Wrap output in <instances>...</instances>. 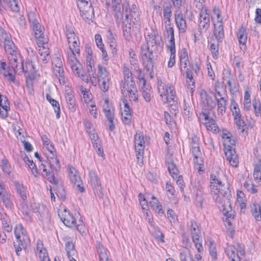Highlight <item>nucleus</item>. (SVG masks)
<instances>
[{"label": "nucleus", "mask_w": 261, "mask_h": 261, "mask_svg": "<svg viewBox=\"0 0 261 261\" xmlns=\"http://www.w3.org/2000/svg\"><path fill=\"white\" fill-rule=\"evenodd\" d=\"M97 79L98 83H100L101 80L110 79L109 73L106 68L100 65L98 66Z\"/></svg>", "instance_id": "obj_33"}, {"label": "nucleus", "mask_w": 261, "mask_h": 261, "mask_svg": "<svg viewBox=\"0 0 261 261\" xmlns=\"http://www.w3.org/2000/svg\"><path fill=\"white\" fill-rule=\"evenodd\" d=\"M4 102L0 106V116L2 118H6L8 116V111L10 109L9 103L6 97H4Z\"/></svg>", "instance_id": "obj_34"}, {"label": "nucleus", "mask_w": 261, "mask_h": 261, "mask_svg": "<svg viewBox=\"0 0 261 261\" xmlns=\"http://www.w3.org/2000/svg\"><path fill=\"white\" fill-rule=\"evenodd\" d=\"M238 39L240 44L244 45L247 42V36L246 33V29L243 27H241L239 28L237 33Z\"/></svg>", "instance_id": "obj_30"}, {"label": "nucleus", "mask_w": 261, "mask_h": 261, "mask_svg": "<svg viewBox=\"0 0 261 261\" xmlns=\"http://www.w3.org/2000/svg\"><path fill=\"white\" fill-rule=\"evenodd\" d=\"M128 7H129V6ZM127 12L128 14H130L128 20H129L130 21L131 20H133V19L136 21H138L139 20V12L135 5H133L131 8H128ZM133 22L134 23H135L134 21H133Z\"/></svg>", "instance_id": "obj_26"}, {"label": "nucleus", "mask_w": 261, "mask_h": 261, "mask_svg": "<svg viewBox=\"0 0 261 261\" xmlns=\"http://www.w3.org/2000/svg\"><path fill=\"white\" fill-rule=\"evenodd\" d=\"M2 167L3 171L8 175H9L12 171V168L9 164L8 160L5 159H4L2 161Z\"/></svg>", "instance_id": "obj_44"}, {"label": "nucleus", "mask_w": 261, "mask_h": 261, "mask_svg": "<svg viewBox=\"0 0 261 261\" xmlns=\"http://www.w3.org/2000/svg\"><path fill=\"white\" fill-rule=\"evenodd\" d=\"M171 8V6L170 5H168L164 8V17L168 22L170 21V17L172 14Z\"/></svg>", "instance_id": "obj_52"}, {"label": "nucleus", "mask_w": 261, "mask_h": 261, "mask_svg": "<svg viewBox=\"0 0 261 261\" xmlns=\"http://www.w3.org/2000/svg\"><path fill=\"white\" fill-rule=\"evenodd\" d=\"M142 60L145 65V68L147 72L149 74L151 79L153 77L152 73L153 68L155 61L156 60V56L153 52L148 51V53H142Z\"/></svg>", "instance_id": "obj_6"}, {"label": "nucleus", "mask_w": 261, "mask_h": 261, "mask_svg": "<svg viewBox=\"0 0 261 261\" xmlns=\"http://www.w3.org/2000/svg\"><path fill=\"white\" fill-rule=\"evenodd\" d=\"M89 176L95 195L97 194L98 197L102 198L103 193L101 191V184L96 174L93 171H90Z\"/></svg>", "instance_id": "obj_11"}, {"label": "nucleus", "mask_w": 261, "mask_h": 261, "mask_svg": "<svg viewBox=\"0 0 261 261\" xmlns=\"http://www.w3.org/2000/svg\"><path fill=\"white\" fill-rule=\"evenodd\" d=\"M68 174L71 181L76 186L78 190L83 192L85 189L83 187H81V185L82 184V181L80 176L79 175L77 170L72 166H69L68 167Z\"/></svg>", "instance_id": "obj_9"}, {"label": "nucleus", "mask_w": 261, "mask_h": 261, "mask_svg": "<svg viewBox=\"0 0 261 261\" xmlns=\"http://www.w3.org/2000/svg\"><path fill=\"white\" fill-rule=\"evenodd\" d=\"M214 35L218 42H221L224 37V31L222 22L221 20H218L216 23H214Z\"/></svg>", "instance_id": "obj_20"}, {"label": "nucleus", "mask_w": 261, "mask_h": 261, "mask_svg": "<svg viewBox=\"0 0 261 261\" xmlns=\"http://www.w3.org/2000/svg\"><path fill=\"white\" fill-rule=\"evenodd\" d=\"M186 77L187 79L186 82L188 84V88L192 89L195 87V82L193 78L192 72L188 68L186 69Z\"/></svg>", "instance_id": "obj_40"}, {"label": "nucleus", "mask_w": 261, "mask_h": 261, "mask_svg": "<svg viewBox=\"0 0 261 261\" xmlns=\"http://www.w3.org/2000/svg\"><path fill=\"white\" fill-rule=\"evenodd\" d=\"M199 27L200 30L206 31L210 26L209 14L207 13L206 8L202 9L200 13Z\"/></svg>", "instance_id": "obj_15"}, {"label": "nucleus", "mask_w": 261, "mask_h": 261, "mask_svg": "<svg viewBox=\"0 0 261 261\" xmlns=\"http://www.w3.org/2000/svg\"><path fill=\"white\" fill-rule=\"evenodd\" d=\"M4 46L6 52L10 55L15 53V45L13 41L11 40L10 35L9 36V38H7L4 41Z\"/></svg>", "instance_id": "obj_35"}, {"label": "nucleus", "mask_w": 261, "mask_h": 261, "mask_svg": "<svg viewBox=\"0 0 261 261\" xmlns=\"http://www.w3.org/2000/svg\"><path fill=\"white\" fill-rule=\"evenodd\" d=\"M103 111L105 113V115L109 121V130L113 131L115 127L113 122L114 119V112L110 110L109 106L108 105L106 108H103Z\"/></svg>", "instance_id": "obj_24"}, {"label": "nucleus", "mask_w": 261, "mask_h": 261, "mask_svg": "<svg viewBox=\"0 0 261 261\" xmlns=\"http://www.w3.org/2000/svg\"><path fill=\"white\" fill-rule=\"evenodd\" d=\"M80 11L81 16L87 23L91 24V22H93L94 14V9L92 6V4L88 5L85 8L81 5Z\"/></svg>", "instance_id": "obj_12"}, {"label": "nucleus", "mask_w": 261, "mask_h": 261, "mask_svg": "<svg viewBox=\"0 0 261 261\" xmlns=\"http://www.w3.org/2000/svg\"><path fill=\"white\" fill-rule=\"evenodd\" d=\"M56 183L54 184L56 186V188H54L56 194L59 198L64 200L66 199L65 189L62 184H59L56 180Z\"/></svg>", "instance_id": "obj_28"}, {"label": "nucleus", "mask_w": 261, "mask_h": 261, "mask_svg": "<svg viewBox=\"0 0 261 261\" xmlns=\"http://www.w3.org/2000/svg\"><path fill=\"white\" fill-rule=\"evenodd\" d=\"M36 254L38 255L40 261H50L47 250L44 248L43 243L40 240L37 242Z\"/></svg>", "instance_id": "obj_16"}, {"label": "nucleus", "mask_w": 261, "mask_h": 261, "mask_svg": "<svg viewBox=\"0 0 261 261\" xmlns=\"http://www.w3.org/2000/svg\"><path fill=\"white\" fill-rule=\"evenodd\" d=\"M107 38L110 43V46L112 49H115L116 47V41L114 35L110 31H108Z\"/></svg>", "instance_id": "obj_53"}, {"label": "nucleus", "mask_w": 261, "mask_h": 261, "mask_svg": "<svg viewBox=\"0 0 261 261\" xmlns=\"http://www.w3.org/2000/svg\"><path fill=\"white\" fill-rule=\"evenodd\" d=\"M32 25L33 30L34 32V36L36 40V43L38 47H40V45L43 44L46 41V39L44 35V27L39 22Z\"/></svg>", "instance_id": "obj_8"}, {"label": "nucleus", "mask_w": 261, "mask_h": 261, "mask_svg": "<svg viewBox=\"0 0 261 261\" xmlns=\"http://www.w3.org/2000/svg\"><path fill=\"white\" fill-rule=\"evenodd\" d=\"M200 115L204 117L205 121L204 124L207 130L214 133H217L219 132V127L217 124L215 123V120L213 118H210L207 113L202 112Z\"/></svg>", "instance_id": "obj_14"}, {"label": "nucleus", "mask_w": 261, "mask_h": 261, "mask_svg": "<svg viewBox=\"0 0 261 261\" xmlns=\"http://www.w3.org/2000/svg\"><path fill=\"white\" fill-rule=\"evenodd\" d=\"M0 198L6 207H10L11 206L12 203L10 200V195L9 194L4 193Z\"/></svg>", "instance_id": "obj_47"}, {"label": "nucleus", "mask_w": 261, "mask_h": 261, "mask_svg": "<svg viewBox=\"0 0 261 261\" xmlns=\"http://www.w3.org/2000/svg\"><path fill=\"white\" fill-rule=\"evenodd\" d=\"M121 3L112 2V8L115 12L114 16L116 22L118 27L120 25L123 17V13L121 12Z\"/></svg>", "instance_id": "obj_18"}, {"label": "nucleus", "mask_w": 261, "mask_h": 261, "mask_svg": "<svg viewBox=\"0 0 261 261\" xmlns=\"http://www.w3.org/2000/svg\"><path fill=\"white\" fill-rule=\"evenodd\" d=\"M236 141L232 137H226V139L223 141L224 152L227 160L233 167H237L239 163L238 155L233 147L235 146Z\"/></svg>", "instance_id": "obj_4"}, {"label": "nucleus", "mask_w": 261, "mask_h": 261, "mask_svg": "<svg viewBox=\"0 0 261 261\" xmlns=\"http://www.w3.org/2000/svg\"><path fill=\"white\" fill-rule=\"evenodd\" d=\"M168 49L170 51L171 54H175V45L174 38L170 39L169 44L167 45Z\"/></svg>", "instance_id": "obj_61"}, {"label": "nucleus", "mask_w": 261, "mask_h": 261, "mask_svg": "<svg viewBox=\"0 0 261 261\" xmlns=\"http://www.w3.org/2000/svg\"><path fill=\"white\" fill-rule=\"evenodd\" d=\"M211 191L215 201L221 204L222 210L224 215L228 218H233L234 212L232 211L229 199L231 197L229 184H222L215 175H212L210 181Z\"/></svg>", "instance_id": "obj_1"}, {"label": "nucleus", "mask_w": 261, "mask_h": 261, "mask_svg": "<svg viewBox=\"0 0 261 261\" xmlns=\"http://www.w3.org/2000/svg\"><path fill=\"white\" fill-rule=\"evenodd\" d=\"M175 20L178 28L183 31H185L187 28L186 22L185 19L183 18L182 14L177 11L175 13Z\"/></svg>", "instance_id": "obj_29"}, {"label": "nucleus", "mask_w": 261, "mask_h": 261, "mask_svg": "<svg viewBox=\"0 0 261 261\" xmlns=\"http://www.w3.org/2000/svg\"><path fill=\"white\" fill-rule=\"evenodd\" d=\"M195 166H197V168L199 171H203L204 170L203 161L202 156L195 157L194 158Z\"/></svg>", "instance_id": "obj_43"}, {"label": "nucleus", "mask_w": 261, "mask_h": 261, "mask_svg": "<svg viewBox=\"0 0 261 261\" xmlns=\"http://www.w3.org/2000/svg\"><path fill=\"white\" fill-rule=\"evenodd\" d=\"M252 215L255 218V219L257 221H259V219H261V208L259 206H257L254 205V208L252 210Z\"/></svg>", "instance_id": "obj_55"}, {"label": "nucleus", "mask_w": 261, "mask_h": 261, "mask_svg": "<svg viewBox=\"0 0 261 261\" xmlns=\"http://www.w3.org/2000/svg\"><path fill=\"white\" fill-rule=\"evenodd\" d=\"M65 248L68 258H70L74 254V245L73 243L71 242L66 243Z\"/></svg>", "instance_id": "obj_49"}, {"label": "nucleus", "mask_w": 261, "mask_h": 261, "mask_svg": "<svg viewBox=\"0 0 261 261\" xmlns=\"http://www.w3.org/2000/svg\"><path fill=\"white\" fill-rule=\"evenodd\" d=\"M47 165H48L41 163L39 166L40 169L42 170V175L46 177L50 183L56 184V181L55 178V173H54L53 171H50V169H47Z\"/></svg>", "instance_id": "obj_19"}, {"label": "nucleus", "mask_w": 261, "mask_h": 261, "mask_svg": "<svg viewBox=\"0 0 261 261\" xmlns=\"http://www.w3.org/2000/svg\"><path fill=\"white\" fill-rule=\"evenodd\" d=\"M218 108L220 110L221 113L225 112L226 111V100L224 97H221L220 99L216 98Z\"/></svg>", "instance_id": "obj_51"}, {"label": "nucleus", "mask_w": 261, "mask_h": 261, "mask_svg": "<svg viewBox=\"0 0 261 261\" xmlns=\"http://www.w3.org/2000/svg\"><path fill=\"white\" fill-rule=\"evenodd\" d=\"M210 49L213 57H217L218 55V45L212 43L210 45Z\"/></svg>", "instance_id": "obj_64"}, {"label": "nucleus", "mask_w": 261, "mask_h": 261, "mask_svg": "<svg viewBox=\"0 0 261 261\" xmlns=\"http://www.w3.org/2000/svg\"><path fill=\"white\" fill-rule=\"evenodd\" d=\"M121 89V93L124 97L126 96L127 93L129 95H134V92H137L135 83L133 77H130L129 80V76H127V80H126L125 82H122Z\"/></svg>", "instance_id": "obj_7"}, {"label": "nucleus", "mask_w": 261, "mask_h": 261, "mask_svg": "<svg viewBox=\"0 0 261 261\" xmlns=\"http://www.w3.org/2000/svg\"><path fill=\"white\" fill-rule=\"evenodd\" d=\"M46 163L49 167L50 171H53L54 173H55V172H58L60 169L59 161L57 157L52 158L51 160H49Z\"/></svg>", "instance_id": "obj_37"}, {"label": "nucleus", "mask_w": 261, "mask_h": 261, "mask_svg": "<svg viewBox=\"0 0 261 261\" xmlns=\"http://www.w3.org/2000/svg\"><path fill=\"white\" fill-rule=\"evenodd\" d=\"M161 38L159 36L157 31L152 29L150 32L147 33L146 37V42L147 44V51H150L149 50V47H154L156 44L160 43V40L158 38Z\"/></svg>", "instance_id": "obj_13"}, {"label": "nucleus", "mask_w": 261, "mask_h": 261, "mask_svg": "<svg viewBox=\"0 0 261 261\" xmlns=\"http://www.w3.org/2000/svg\"><path fill=\"white\" fill-rule=\"evenodd\" d=\"M109 80L110 79H107L101 81L100 83H99L100 88L103 92H106L109 88Z\"/></svg>", "instance_id": "obj_56"}, {"label": "nucleus", "mask_w": 261, "mask_h": 261, "mask_svg": "<svg viewBox=\"0 0 261 261\" xmlns=\"http://www.w3.org/2000/svg\"><path fill=\"white\" fill-rule=\"evenodd\" d=\"M14 183L17 193L20 196L23 200H25L27 199V195L23 185L17 181H15Z\"/></svg>", "instance_id": "obj_38"}, {"label": "nucleus", "mask_w": 261, "mask_h": 261, "mask_svg": "<svg viewBox=\"0 0 261 261\" xmlns=\"http://www.w3.org/2000/svg\"><path fill=\"white\" fill-rule=\"evenodd\" d=\"M28 20L32 25L39 22L38 20L36 18L35 13L34 12L30 11L28 14Z\"/></svg>", "instance_id": "obj_60"}, {"label": "nucleus", "mask_w": 261, "mask_h": 261, "mask_svg": "<svg viewBox=\"0 0 261 261\" xmlns=\"http://www.w3.org/2000/svg\"><path fill=\"white\" fill-rule=\"evenodd\" d=\"M235 123L236 124L238 129H241V132H243L245 130L244 127L246 126L245 121L242 118V115L234 118Z\"/></svg>", "instance_id": "obj_48"}, {"label": "nucleus", "mask_w": 261, "mask_h": 261, "mask_svg": "<svg viewBox=\"0 0 261 261\" xmlns=\"http://www.w3.org/2000/svg\"><path fill=\"white\" fill-rule=\"evenodd\" d=\"M225 252L227 256L231 258V261H235L236 256L237 258H239V259H241L238 255H236L234 249L232 246H228L225 249Z\"/></svg>", "instance_id": "obj_45"}, {"label": "nucleus", "mask_w": 261, "mask_h": 261, "mask_svg": "<svg viewBox=\"0 0 261 261\" xmlns=\"http://www.w3.org/2000/svg\"><path fill=\"white\" fill-rule=\"evenodd\" d=\"M66 101L68 106V108L72 112H74L76 110L75 109V99L74 95L72 92H69L67 93L66 96Z\"/></svg>", "instance_id": "obj_31"}, {"label": "nucleus", "mask_w": 261, "mask_h": 261, "mask_svg": "<svg viewBox=\"0 0 261 261\" xmlns=\"http://www.w3.org/2000/svg\"><path fill=\"white\" fill-rule=\"evenodd\" d=\"M169 85H162L161 83L158 86L159 92L160 93V96L163 97V96L168 94V91L169 90L168 87Z\"/></svg>", "instance_id": "obj_54"}, {"label": "nucleus", "mask_w": 261, "mask_h": 261, "mask_svg": "<svg viewBox=\"0 0 261 261\" xmlns=\"http://www.w3.org/2000/svg\"><path fill=\"white\" fill-rule=\"evenodd\" d=\"M47 41L44 42L42 45H40V48L39 49V53L41 56H43V61L44 63H47L49 59V50L47 45Z\"/></svg>", "instance_id": "obj_25"}, {"label": "nucleus", "mask_w": 261, "mask_h": 261, "mask_svg": "<svg viewBox=\"0 0 261 261\" xmlns=\"http://www.w3.org/2000/svg\"><path fill=\"white\" fill-rule=\"evenodd\" d=\"M4 2L11 8L13 11H19V7L18 6V3L16 0H4Z\"/></svg>", "instance_id": "obj_46"}, {"label": "nucleus", "mask_w": 261, "mask_h": 261, "mask_svg": "<svg viewBox=\"0 0 261 261\" xmlns=\"http://www.w3.org/2000/svg\"><path fill=\"white\" fill-rule=\"evenodd\" d=\"M200 97L203 102L211 109L214 108L216 106V103L212 98L208 95L204 90L201 91Z\"/></svg>", "instance_id": "obj_22"}, {"label": "nucleus", "mask_w": 261, "mask_h": 261, "mask_svg": "<svg viewBox=\"0 0 261 261\" xmlns=\"http://www.w3.org/2000/svg\"><path fill=\"white\" fill-rule=\"evenodd\" d=\"M180 259L181 261H193V259L190 253H186L184 252L180 253Z\"/></svg>", "instance_id": "obj_63"}, {"label": "nucleus", "mask_w": 261, "mask_h": 261, "mask_svg": "<svg viewBox=\"0 0 261 261\" xmlns=\"http://www.w3.org/2000/svg\"><path fill=\"white\" fill-rule=\"evenodd\" d=\"M46 97L47 100L54 108L55 112L56 113L57 118L59 119L60 117V107L59 102L53 99L49 94H47Z\"/></svg>", "instance_id": "obj_32"}, {"label": "nucleus", "mask_w": 261, "mask_h": 261, "mask_svg": "<svg viewBox=\"0 0 261 261\" xmlns=\"http://www.w3.org/2000/svg\"><path fill=\"white\" fill-rule=\"evenodd\" d=\"M14 233L16 242H14L13 245L16 254L19 255V252L22 249L25 250L30 245V239L27 236L26 230L21 224H17L15 226Z\"/></svg>", "instance_id": "obj_2"}, {"label": "nucleus", "mask_w": 261, "mask_h": 261, "mask_svg": "<svg viewBox=\"0 0 261 261\" xmlns=\"http://www.w3.org/2000/svg\"><path fill=\"white\" fill-rule=\"evenodd\" d=\"M230 110L232 112L234 118L241 116L240 110L237 103L234 100H231L230 105Z\"/></svg>", "instance_id": "obj_41"}, {"label": "nucleus", "mask_w": 261, "mask_h": 261, "mask_svg": "<svg viewBox=\"0 0 261 261\" xmlns=\"http://www.w3.org/2000/svg\"><path fill=\"white\" fill-rule=\"evenodd\" d=\"M168 88L169 90L168 91V94L164 95L166 100L165 101V99H163V100L164 101V102L169 103L171 106L175 105L177 102L176 100L175 99L176 96L174 88L172 85H170Z\"/></svg>", "instance_id": "obj_21"}, {"label": "nucleus", "mask_w": 261, "mask_h": 261, "mask_svg": "<svg viewBox=\"0 0 261 261\" xmlns=\"http://www.w3.org/2000/svg\"><path fill=\"white\" fill-rule=\"evenodd\" d=\"M255 115L256 117H261V103L260 101L257 99H254L252 101Z\"/></svg>", "instance_id": "obj_42"}, {"label": "nucleus", "mask_w": 261, "mask_h": 261, "mask_svg": "<svg viewBox=\"0 0 261 261\" xmlns=\"http://www.w3.org/2000/svg\"><path fill=\"white\" fill-rule=\"evenodd\" d=\"M210 252L212 258L216 260L217 259V250L215 246L212 242H210Z\"/></svg>", "instance_id": "obj_62"}, {"label": "nucleus", "mask_w": 261, "mask_h": 261, "mask_svg": "<svg viewBox=\"0 0 261 261\" xmlns=\"http://www.w3.org/2000/svg\"><path fill=\"white\" fill-rule=\"evenodd\" d=\"M54 69L56 75L59 79L60 83L61 84H64L65 82L63 66H61L60 67H54Z\"/></svg>", "instance_id": "obj_39"}, {"label": "nucleus", "mask_w": 261, "mask_h": 261, "mask_svg": "<svg viewBox=\"0 0 261 261\" xmlns=\"http://www.w3.org/2000/svg\"><path fill=\"white\" fill-rule=\"evenodd\" d=\"M244 187L248 192H250L252 194L255 193L257 192V189L255 188V186L253 184L248 182L247 181L244 183Z\"/></svg>", "instance_id": "obj_58"}, {"label": "nucleus", "mask_w": 261, "mask_h": 261, "mask_svg": "<svg viewBox=\"0 0 261 261\" xmlns=\"http://www.w3.org/2000/svg\"><path fill=\"white\" fill-rule=\"evenodd\" d=\"M11 56L9 57L10 61V67L13 70L16 71H18V69H21L20 72H23L25 73L26 77V83L27 84L30 82L32 84V80L34 77V68L33 65L31 63L28 62L25 64V69L24 68L23 63L21 62L17 61V58L16 56H14L13 54L10 55Z\"/></svg>", "instance_id": "obj_3"}, {"label": "nucleus", "mask_w": 261, "mask_h": 261, "mask_svg": "<svg viewBox=\"0 0 261 261\" xmlns=\"http://www.w3.org/2000/svg\"><path fill=\"white\" fill-rule=\"evenodd\" d=\"M69 48L73 56L72 58H75L74 53H76L77 54H79L80 53V48L79 46L77 45V43L76 41H74L72 42V46L71 45H69Z\"/></svg>", "instance_id": "obj_57"}, {"label": "nucleus", "mask_w": 261, "mask_h": 261, "mask_svg": "<svg viewBox=\"0 0 261 261\" xmlns=\"http://www.w3.org/2000/svg\"><path fill=\"white\" fill-rule=\"evenodd\" d=\"M122 7L123 12H124L125 17V20L122 22V25L123 36L126 41H129L132 38L131 24L128 21L130 14H128L127 12L129 4L127 2L124 3Z\"/></svg>", "instance_id": "obj_5"}, {"label": "nucleus", "mask_w": 261, "mask_h": 261, "mask_svg": "<svg viewBox=\"0 0 261 261\" xmlns=\"http://www.w3.org/2000/svg\"><path fill=\"white\" fill-rule=\"evenodd\" d=\"M136 152L137 162L139 165L142 166L143 164L144 148L141 147V148H137V150H136Z\"/></svg>", "instance_id": "obj_50"}, {"label": "nucleus", "mask_w": 261, "mask_h": 261, "mask_svg": "<svg viewBox=\"0 0 261 261\" xmlns=\"http://www.w3.org/2000/svg\"><path fill=\"white\" fill-rule=\"evenodd\" d=\"M70 64L72 70L74 72L75 75L80 76L82 73V67L80 63L77 61L75 58L71 59Z\"/></svg>", "instance_id": "obj_27"}, {"label": "nucleus", "mask_w": 261, "mask_h": 261, "mask_svg": "<svg viewBox=\"0 0 261 261\" xmlns=\"http://www.w3.org/2000/svg\"><path fill=\"white\" fill-rule=\"evenodd\" d=\"M122 121L125 124L129 125L131 123L132 114L131 113H122Z\"/></svg>", "instance_id": "obj_59"}, {"label": "nucleus", "mask_w": 261, "mask_h": 261, "mask_svg": "<svg viewBox=\"0 0 261 261\" xmlns=\"http://www.w3.org/2000/svg\"><path fill=\"white\" fill-rule=\"evenodd\" d=\"M135 142L136 150H137V148H141V147L144 148V137L141 132H137L135 135Z\"/></svg>", "instance_id": "obj_36"}, {"label": "nucleus", "mask_w": 261, "mask_h": 261, "mask_svg": "<svg viewBox=\"0 0 261 261\" xmlns=\"http://www.w3.org/2000/svg\"><path fill=\"white\" fill-rule=\"evenodd\" d=\"M171 154H168L166 155V163L168 166V169L169 173L173 178H177L178 170L175 164L172 161Z\"/></svg>", "instance_id": "obj_17"}, {"label": "nucleus", "mask_w": 261, "mask_h": 261, "mask_svg": "<svg viewBox=\"0 0 261 261\" xmlns=\"http://www.w3.org/2000/svg\"><path fill=\"white\" fill-rule=\"evenodd\" d=\"M190 230L193 241L201 239V232L197 223L195 221H191Z\"/></svg>", "instance_id": "obj_23"}, {"label": "nucleus", "mask_w": 261, "mask_h": 261, "mask_svg": "<svg viewBox=\"0 0 261 261\" xmlns=\"http://www.w3.org/2000/svg\"><path fill=\"white\" fill-rule=\"evenodd\" d=\"M59 216L64 224L69 227L79 226L82 223L80 221V224H76L75 219L66 210H64L63 212L59 213Z\"/></svg>", "instance_id": "obj_10"}]
</instances>
